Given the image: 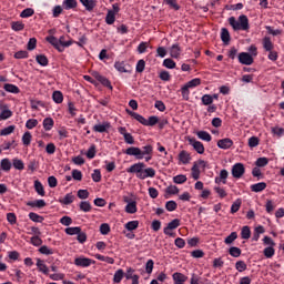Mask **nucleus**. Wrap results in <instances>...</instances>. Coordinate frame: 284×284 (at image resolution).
<instances>
[{
  "label": "nucleus",
  "instance_id": "nucleus-1",
  "mask_svg": "<svg viewBox=\"0 0 284 284\" xmlns=\"http://www.w3.org/2000/svg\"><path fill=\"white\" fill-rule=\"evenodd\" d=\"M229 24L234 32H247L250 30V19L245 14H241L237 19L235 17L229 18Z\"/></svg>",
  "mask_w": 284,
  "mask_h": 284
},
{
  "label": "nucleus",
  "instance_id": "nucleus-2",
  "mask_svg": "<svg viewBox=\"0 0 284 284\" xmlns=\"http://www.w3.org/2000/svg\"><path fill=\"white\" fill-rule=\"evenodd\" d=\"M45 41L53 45V48L58 50V52H64L65 48H70V45L74 43V41L72 40L65 41V36H61L59 39H57V37L54 36H48L45 38Z\"/></svg>",
  "mask_w": 284,
  "mask_h": 284
},
{
  "label": "nucleus",
  "instance_id": "nucleus-3",
  "mask_svg": "<svg viewBox=\"0 0 284 284\" xmlns=\"http://www.w3.org/2000/svg\"><path fill=\"white\" fill-rule=\"evenodd\" d=\"M130 115L133 119H135V121H138L139 123H141L142 125H145V126L154 128V125H156V123H159V116H156V115H151L149 118V120H146L143 115H141L136 112H131Z\"/></svg>",
  "mask_w": 284,
  "mask_h": 284
},
{
  "label": "nucleus",
  "instance_id": "nucleus-4",
  "mask_svg": "<svg viewBox=\"0 0 284 284\" xmlns=\"http://www.w3.org/2000/svg\"><path fill=\"white\" fill-rule=\"evenodd\" d=\"M178 227H181V220L174 219L168 223V225L163 230V233L166 236H171L172 239H174L176 236V233L172 232V230H176Z\"/></svg>",
  "mask_w": 284,
  "mask_h": 284
},
{
  "label": "nucleus",
  "instance_id": "nucleus-5",
  "mask_svg": "<svg viewBox=\"0 0 284 284\" xmlns=\"http://www.w3.org/2000/svg\"><path fill=\"white\" fill-rule=\"evenodd\" d=\"M144 169H145V163L138 162V163L131 165L129 169H126V172L129 174H135L136 179H141V175L143 173Z\"/></svg>",
  "mask_w": 284,
  "mask_h": 284
},
{
  "label": "nucleus",
  "instance_id": "nucleus-6",
  "mask_svg": "<svg viewBox=\"0 0 284 284\" xmlns=\"http://www.w3.org/2000/svg\"><path fill=\"white\" fill-rule=\"evenodd\" d=\"M91 74L93 79H95V81H99V83H101V85H103L104 88H108L109 90H113L112 82H110L108 78L101 75L99 71H93Z\"/></svg>",
  "mask_w": 284,
  "mask_h": 284
},
{
  "label": "nucleus",
  "instance_id": "nucleus-7",
  "mask_svg": "<svg viewBox=\"0 0 284 284\" xmlns=\"http://www.w3.org/2000/svg\"><path fill=\"white\" fill-rule=\"evenodd\" d=\"M94 263H97L94 260L85 256L74 258V265H77V267H90V265H94Z\"/></svg>",
  "mask_w": 284,
  "mask_h": 284
},
{
  "label": "nucleus",
  "instance_id": "nucleus-8",
  "mask_svg": "<svg viewBox=\"0 0 284 284\" xmlns=\"http://www.w3.org/2000/svg\"><path fill=\"white\" fill-rule=\"evenodd\" d=\"M232 176L233 179H241L245 174V165L243 163H235L232 166Z\"/></svg>",
  "mask_w": 284,
  "mask_h": 284
},
{
  "label": "nucleus",
  "instance_id": "nucleus-9",
  "mask_svg": "<svg viewBox=\"0 0 284 284\" xmlns=\"http://www.w3.org/2000/svg\"><path fill=\"white\" fill-rule=\"evenodd\" d=\"M237 59L239 63H241L242 65H252V63H254V58L247 52H241L237 55Z\"/></svg>",
  "mask_w": 284,
  "mask_h": 284
},
{
  "label": "nucleus",
  "instance_id": "nucleus-10",
  "mask_svg": "<svg viewBox=\"0 0 284 284\" xmlns=\"http://www.w3.org/2000/svg\"><path fill=\"white\" fill-rule=\"evenodd\" d=\"M190 145H192L193 150L197 152V154H204L205 153V146L203 145V142L196 141L194 138L189 139Z\"/></svg>",
  "mask_w": 284,
  "mask_h": 284
},
{
  "label": "nucleus",
  "instance_id": "nucleus-11",
  "mask_svg": "<svg viewBox=\"0 0 284 284\" xmlns=\"http://www.w3.org/2000/svg\"><path fill=\"white\" fill-rule=\"evenodd\" d=\"M124 203H128L125 206L126 214H136L138 207H136V201L130 200V197H124Z\"/></svg>",
  "mask_w": 284,
  "mask_h": 284
},
{
  "label": "nucleus",
  "instance_id": "nucleus-12",
  "mask_svg": "<svg viewBox=\"0 0 284 284\" xmlns=\"http://www.w3.org/2000/svg\"><path fill=\"white\" fill-rule=\"evenodd\" d=\"M156 176V170L152 168L142 169V175H140L141 181H145V179H154Z\"/></svg>",
  "mask_w": 284,
  "mask_h": 284
},
{
  "label": "nucleus",
  "instance_id": "nucleus-13",
  "mask_svg": "<svg viewBox=\"0 0 284 284\" xmlns=\"http://www.w3.org/2000/svg\"><path fill=\"white\" fill-rule=\"evenodd\" d=\"M128 156H135L138 161H141V149L139 146H130L124 151Z\"/></svg>",
  "mask_w": 284,
  "mask_h": 284
},
{
  "label": "nucleus",
  "instance_id": "nucleus-14",
  "mask_svg": "<svg viewBox=\"0 0 284 284\" xmlns=\"http://www.w3.org/2000/svg\"><path fill=\"white\" fill-rule=\"evenodd\" d=\"M232 145H234V141H232V139L230 138H224L217 141V148H220L221 150H230Z\"/></svg>",
  "mask_w": 284,
  "mask_h": 284
},
{
  "label": "nucleus",
  "instance_id": "nucleus-15",
  "mask_svg": "<svg viewBox=\"0 0 284 284\" xmlns=\"http://www.w3.org/2000/svg\"><path fill=\"white\" fill-rule=\"evenodd\" d=\"M110 128H112L110 122H103L102 124L93 125V132H99L100 134H103V132H108Z\"/></svg>",
  "mask_w": 284,
  "mask_h": 284
},
{
  "label": "nucleus",
  "instance_id": "nucleus-16",
  "mask_svg": "<svg viewBox=\"0 0 284 284\" xmlns=\"http://www.w3.org/2000/svg\"><path fill=\"white\" fill-rule=\"evenodd\" d=\"M10 116H12L10 109L6 104H0V118L2 121H7Z\"/></svg>",
  "mask_w": 284,
  "mask_h": 284
},
{
  "label": "nucleus",
  "instance_id": "nucleus-17",
  "mask_svg": "<svg viewBox=\"0 0 284 284\" xmlns=\"http://www.w3.org/2000/svg\"><path fill=\"white\" fill-rule=\"evenodd\" d=\"M179 161L183 165H187V163H190L192 161V156L190 155V153L187 151L183 150L179 153Z\"/></svg>",
  "mask_w": 284,
  "mask_h": 284
},
{
  "label": "nucleus",
  "instance_id": "nucleus-18",
  "mask_svg": "<svg viewBox=\"0 0 284 284\" xmlns=\"http://www.w3.org/2000/svg\"><path fill=\"white\" fill-rule=\"evenodd\" d=\"M153 152H154V146H152V144H146L142 146L141 160L145 159V156H152Z\"/></svg>",
  "mask_w": 284,
  "mask_h": 284
},
{
  "label": "nucleus",
  "instance_id": "nucleus-19",
  "mask_svg": "<svg viewBox=\"0 0 284 284\" xmlns=\"http://www.w3.org/2000/svg\"><path fill=\"white\" fill-rule=\"evenodd\" d=\"M262 45L266 52H272V50H274V42H272L270 37L263 38Z\"/></svg>",
  "mask_w": 284,
  "mask_h": 284
},
{
  "label": "nucleus",
  "instance_id": "nucleus-20",
  "mask_svg": "<svg viewBox=\"0 0 284 284\" xmlns=\"http://www.w3.org/2000/svg\"><path fill=\"white\" fill-rule=\"evenodd\" d=\"M170 57H172V59H179V57H181V47L179 43L172 44L170 48Z\"/></svg>",
  "mask_w": 284,
  "mask_h": 284
},
{
  "label": "nucleus",
  "instance_id": "nucleus-21",
  "mask_svg": "<svg viewBox=\"0 0 284 284\" xmlns=\"http://www.w3.org/2000/svg\"><path fill=\"white\" fill-rule=\"evenodd\" d=\"M79 6V2L77 0H63L62 8L63 10H74Z\"/></svg>",
  "mask_w": 284,
  "mask_h": 284
},
{
  "label": "nucleus",
  "instance_id": "nucleus-22",
  "mask_svg": "<svg viewBox=\"0 0 284 284\" xmlns=\"http://www.w3.org/2000/svg\"><path fill=\"white\" fill-rule=\"evenodd\" d=\"M227 176H230V173L227 170L223 169L220 172V176L215 178V183H223L225 185V183H227Z\"/></svg>",
  "mask_w": 284,
  "mask_h": 284
},
{
  "label": "nucleus",
  "instance_id": "nucleus-23",
  "mask_svg": "<svg viewBox=\"0 0 284 284\" xmlns=\"http://www.w3.org/2000/svg\"><path fill=\"white\" fill-rule=\"evenodd\" d=\"M36 265H37L39 272H42V274H45V276H48V274H50V268H48V265H45V263H43V260L38 258Z\"/></svg>",
  "mask_w": 284,
  "mask_h": 284
},
{
  "label": "nucleus",
  "instance_id": "nucleus-24",
  "mask_svg": "<svg viewBox=\"0 0 284 284\" xmlns=\"http://www.w3.org/2000/svg\"><path fill=\"white\" fill-rule=\"evenodd\" d=\"M27 205L29 207H38V210H42V207H45V200H36V201H29L27 202Z\"/></svg>",
  "mask_w": 284,
  "mask_h": 284
},
{
  "label": "nucleus",
  "instance_id": "nucleus-25",
  "mask_svg": "<svg viewBox=\"0 0 284 284\" xmlns=\"http://www.w3.org/2000/svg\"><path fill=\"white\" fill-rule=\"evenodd\" d=\"M172 278L174 281V284H183V283H185V281H187V276H185L183 273H179V272L174 273L172 275Z\"/></svg>",
  "mask_w": 284,
  "mask_h": 284
},
{
  "label": "nucleus",
  "instance_id": "nucleus-26",
  "mask_svg": "<svg viewBox=\"0 0 284 284\" xmlns=\"http://www.w3.org/2000/svg\"><path fill=\"white\" fill-rule=\"evenodd\" d=\"M221 40L223 41V43L225 45L230 44L231 37H230V31L227 30V28H222L221 29Z\"/></svg>",
  "mask_w": 284,
  "mask_h": 284
},
{
  "label": "nucleus",
  "instance_id": "nucleus-27",
  "mask_svg": "<svg viewBox=\"0 0 284 284\" xmlns=\"http://www.w3.org/2000/svg\"><path fill=\"white\" fill-rule=\"evenodd\" d=\"M42 125L45 132H50V130L54 128V120L52 118H45L42 122Z\"/></svg>",
  "mask_w": 284,
  "mask_h": 284
},
{
  "label": "nucleus",
  "instance_id": "nucleus-28",
  "mask_svg": "<svg viewBox=\"0 0 284 284\" xmlns=\"http://www.w3.org/2000/svg\"><path fill=\"white\" fill-rule=\"evenodd\" d=\"M0 166L3 172H10V170H12V162H10V159L4 158L1 160Z\"/></svg>",
  "mask_w": 284,
  "mask_h": 284
},
{
  "label": "nucleus",
  "instance_id": "nucleus-29",
  "mask_svg": "<svg viewBox=\"0 0 284 284\" xmlns=\"http://www.w3.org/2000/svg\"><path fill=\"white\" fill-rule=\"evenodd\" d=\"M124 276H125V272L123 271V268H119L118 271H115L113 275V283H116V284L121 283Z\"/></svg>",
  "mask_w": 284,
  "mask_h": 284
},
{
  "label": "nucleus",
  "instance_id": "nucleus-30",
  "mask_svg": "<svg viewBox=\"0 0 284 284\" xmlns=\"http://www.w3.org/2000/svg\"><path fill=\"white\" fill-rule=\"evenodd\" d=\"M3 90H6V92H10L11 94H19V92H21L19 87H17L14 84H10V83H6L3 85Z\"/></svg>",
  "mask_w": 284,
  "mask_h": 284
},
{
  "label": "nucleus",
  "instance_id": "nucleus-31",
  "mask_svg": "<svg viewBox=\"0 0 284 284\" xmlns=\"http://www.w3.org/2000/svg\"><path fill=\"white\" fill-rule=\"evenodd\" d=\"M34 190L37 194H39V196H45V189H43V184L41 183V181H34Z\"/></svg>",
  "mask_w": 284,
  "mask_h": 284
},
{
  "label": "nucleus",
  "instance_id": "nucleus-32",
  "mask_svg": "<svg viewBox=\"0 0 284 284\" xmlns=\"http://www.w3.org/2000/svg\"><path fill=\"white\" fill-rule=\"evenodd\" d=\"M59 203L62 205H70L74 203V195L72 193H68L63 199L59 200Z\"/></svg>",
  "mask_w": 284,
  "mask_h": 284
},
{
  "label": "nucleus",
  "instance_id": "nucleus-33",
  "mask_svg": "<svg viewBox=\"0 0 284 284\" xmlns=\"http://www.w3.org/2000/svg\"><path fill=\"white\" fill-rule=\"evenodd\" d=\"M114 21H116V14L112 12V10H108L106 17H105L106 26H113Z\"/></svg>",
  "mask_w": 284,
  "mask_h": 284
},
{
  "label": "nucleus",
  "instance_id": "nucleus-34",
  "mask_svg": "<svg viewBox=\"0 0 284 284\" xmlns=\"http://www.w3.org/2000/svg\"><path fill=\"white\" fill-rule=\"evenodd\" d=\"M265 187H267V183L258 182V183L251 185V191L252 192H263V190H265Z\"/></svg>",
  "mask_w": 284,
  "mask_h": 284
},
{
  "label": "nucleus",
  "instance_id": "nucleus-35",
  "mask_svg": "<svg viewBox=\"0 0 284 284\" xmlns=\"http://www.w3.org/2000/svg\"><path fill=\"white\" fill-rule=\"evenodd\" d=\"M196 136L197 139H201V141H206L207 143L212 141V135L207 131H199Z\"/></svg>",
  "mask_w": 284,
  "mask_h": 284
},
{
  "label": "nucleus",
  "instance_id": "nucleus-36",
  "mask_svg": "<svg viewBox=\"0 0 284 284\" xmlns=\"http://www.w3.org/2000/svg\"><path fill=\"white\" fill-rule=\"evenodd\" d=\"M36 61H37V63H39V65H42L43 68H45L48 65V63H50V61L48 60V57H45V54H38L36 57Z\"/></svg>",
  "mask_w": 284,
  "mask_h": 284
},
{
  "label": "nucleus",
  "instance_id": "nucleus-37",
  "mask_svg": "<svg viewBox=\"0 0 284 284\" xmlns=\"http://www.w3.org/2000/svg\"><path fill=\"white\" fill-rule=\"evenodd\" d=\"M65 234H68L69 236H74L80 234L81 232V226H71V227H67L64 230Z\"/></svg>",
  "mask_w": 284,
  "mask_h": 284
},
{
  "label": "nucleus",
  "instance_id": "nucleus-38",
  "mask_svg": "<svg viewBox=\"0 0 284 284\" xmlns=\"http://www.w3.org/2000/svg\"><path fill=\"white\" fill-rule=\"evenodd\" d=\"M191 172L194 181H199V179H201V170L199 169V164L194 163Z\"/></svg>",
  "mask_w": 284,
  "mask_h": 284
},
{
  "label": "nucleus",
  "instance_id": "nucleus-39",
  "mask_svg": "<svg viewBox=\"0 0 284 284\" xmlns=\"http://www.w3.org/2000/svg\"><path fill=\"white\" fill-rule=\"evenodd\" d=\"M239 239V233L232 232L229 236L225 237L224 243L225 245H232L235 240Z\"/></svg>",
  "mask_w": 284,
  "mask_h": 284
},
{
  "label": "nucleus",
  "instance_id": "nucleus-40",
  "mask_svg": "<svg viewBox=\"0 0 284 284\" xmlns=\"http://www.w3.org/2000/svg\"><path fill=\"white\" fill-rule=\"evenodd\" d=\"M263 254L265 258H272L276 254V250H274V246H268L264 248Z\"/></svg>",
  "mask_w": 284,
  "mask_h": 284
},
{
  "label": "nucleus",
  "instance_id": "nucleus-41",
  "mask_svg": "<svg viewBox=\"0 0 284 284\" xmlns=\"http://www.w3.org/2000/svg\"><path fill=\"white\" fill-rule=\"evenodd\" d=\"M82 6H84V8H85V10H88V12H92L94 10V8H97V1L87 0L84 3H82Z\"/></svg>",
  "mask_w": 284,
  "mask_h": 284
},
{
  "label": "nucleus",
  "instance_id": "nucleus-42",
  "mask_svg": "<svg viewBox=\"0 0 284 284\" xmlns=\"http://www.w3.org/2000/svg\"><path fill=\"white\" fill-rule=\"evenodd\" d=\"M82 6H84V8H85V10H88V12H92L94 10V8H97V1L87 0L84 3H82Z\"/></svg>",
  "mask_w": 284,
  "mask_h": 284
},
{
  "label": "nucleus",
  "instance_id": "nucleus-43",
  "mask_svg": "<svg viewBox=\"0 0 284 284\" xmlns=\"http://www.w3.org/2000/svg\"><path fill=\"white\" fill-rule=\"evenodd\" d=\"M52 100L54 103H63V93L61 91H54L52 93Z\"/></svg>",
  "mask_w": 284,
  "mask_h": 284
},
{
  "label": "nucleus",
  "instance_id": "nucleus-44",
  "mask_svg": "<svg viewBox=\"0 0 284 284\" xmlns=\"http://www.w3.org/2000/svg\"><path fill=\"white\" fill-rule=\"evenodd\" d=\"M29 219H30V221H33V223H43V221H44L43 216H41L34 212L29 213Z\"/></svg>",
  "mask_w": 284,
  "mask_h": 284
},
{
  "label": "nucleus",
  "instance_id": "nucleus-45",
  "mask_svg": "<svg viewBox=\"0 0 284 284\" xmlns=\"http://www.w3.org/2000/svg\"><path fill=\"white\" fill-rule=\"evenodd\" d=\"M22 143L26 146L32 143V133H30V131L24 132V134L22 135Z\"/></svg>",
  "mask_w": 284,
  "mask_h": 284
},
{
  "label": "nucleus",
  "instance_id": "nucleus-46",
  "mask_svg": "<svg viewBox=\"0 0 284 284\" xmlns=\"http://www.w3.org/2000/svg\"><path fill=\"white\" fill-rule=\"evenodd\" d=\"M187 181V176L180 174V175H175L173 178V183H175L176 185H183V183H185Z\"/></svg>",
  "mask_w": 284,
  "mask_h": 284
},
{
  "label": "nucleus",
  "instance_id": "nucleus-47",
  "mask_svg": "<svg viewBox=\"0 0 284 284\" xmlns=\"http://www.w3.org/2000/svg\"><path fill=\"white\" fill-rule=\"evenodd\" d=\"M265 210L267 214H272V212L276 210V203H274L272 200H266Z\"/></svg>",
  "mask_w": 284,
  "mask_h": 284
},
{
  "label": "nucleus",
  "instance_id": "nucleus-48",
  "mask_svg": "<svg viewBox=\"0 0 284 284\" xmlns=\"http://www.w3.org/2000/svg\"><path fill=\"white\" fill-rule=\"evenodd\" d=\"M129 232H134L139 227V221H130L124 225Z\"/></svg>",
  "mask_w": 284,
  "mask_h": 284
},
{
  "label": "nucleus",
  "instance_id": "nucleus-49",
  "mask_svg": "<svg viewBox=\"0 0 284 284\" xmlns=\"http://www.w3.org/2000/svg\"><path fill=\"white\" fill-rule=\"evenodd\" d=\"M242 203L243 202L241 201V199L235 200V202L231 205V214H236V212L241 210Z\"/></svg>",
  "mask_w": 284,
  "mask_h": 284
},
{
  "label": "nucleus",
  "instance_id": "nucleus-50",
  "mask_svg": "<svg viewBox=\"0 0 284 284\" xmlns=\"http://www.w3.org/2000/svg\"><path fill=\"white\" fill-rule=\"evenodd\" d=\"M23 28H26V24H23V22L21 21H16L11 23V29L14 32H21V30H23Z\"/></svg>",
  "mask_w": 284,
  "mask_h": 284
},
{
  "label": "nucleus",
  "instance_id": "nucleus-51",
  "mask_svg": "<svg viewBox=\"0 0 284 284\" xmlns=\"http://www.w3.org/2000/svg\"><path fill=\"white\" fill-rule=\"evenodd\" d=\"M164 68H168L169 70H174L176 68V62L174 60L166 58L163 60Z\"/></svg>",
  "mask_w": 284,
  "mask_h": 284
},
{
  "label": "nucleus",
  "instance_id": "nucleus-52",
  "mask_svg": "<svg viewBox=\"0 0 284 284\" xmlns=\"http://www.w3.org/2000/svg\"><path fill=\"white\" fill-rule=\"evenodd\" d=\"M241 253H242L241 248L236 246H232L229 250V254L233 256V258H239V256H241Z\"/></svg>",
  "mask_w": 284,
  "mask_h": 284
},
{
  "label": "nucleus",
  "instance_id": "nucleus-53",
  "mask_svg": "<svg viewBox=\"0 0 284 284\" xmlns=\"http://www.w3.org/2000/svg\"><path fill=\"white\" fill-rule=\"evenodd\" d=\"M182 99L184 101H190V87L184 84V87L181 88Z\"/></svg>",
  "mask_w": 284,
  "mask_h": 284
},
{
  "label": "nucleus",
  "instance_id": "nucleus-54",
  "mask_svg": "<svg viewBox=\"0 0 284 284\" xmlns=\"http://www.w3.org/2000/svg\"><path fill=\"white\" fill-rule=\"evenodd\" d=\"M114 68L115 70H118V72H122V73H128L130 72L128 69H125V62H115L114 63Z\"/></svg>",
  "mask_w": 284,
  "mask_h": 284
},
{
  "label": "nucleus",
  "instance_id": "nucleus-55",
  "mask_svg": "<svg viewBox=\"0 0 284 284\" xmlns=\"http://www.w3.org/2000/svg\"><path fill=\"white\" fill-rule=\"evenodd\" d=\"M241 236L245 241H247V239H250V236H252V231L250 230V226H243L242 227Z\"/></svg>",
  "mask_w": 284,
  "mask_h": 284
},
{
  "label": "nucleus",
  "instance_id": "nucleus-56",
  "mask_svg": "<svg viewBox=\"0 0 284 284\" xmlns=\"http://www.w3.org/2000/svg\"><path fill=\"white\" fill-rule=\"evenodd\" d=\"M40 254H44V256H51V254H54V250L48 247L47 245H42L39 248Z\"/></svg>",
  "mask_w": 284,
  "mask_h": 284
},
{
  "label": "nucleus",
  "instance_id": "nucleus-57",
  "mask_svg": "<svg viewBox=\"0 0 284 284\" xmlns=\"http://www.w3.org/2000/svg\"><path fill=\"white\" fill-rule=\"evenodd\" d=\"M12 165L16 170H24L26 169V164L20 159H13Z\"/></svg>",
  "mask_w": 284,
  "mask_h": 284
},
{
  "label": "nucleus",
  "instance_id": "nucleus-58",
  "mask_svg": "<svg viewBox=\"0 0 284 284\" xmlns=\"http://www.w3.org/2000/svg\"><path fill=\"white\" fill-rule=\"evenodd\" d=\"M80 210L81 212H91L92 211V204L88 201H82L80 203Z\"/></svg>",
  "mask_w": 284,
  "mask_h": 284
},
{
  "label": "nucleus",
  "instance_id": "nucleus-59",
  "mask_svg": "<svg viewBox=\"0 0 284 284\" xmlns=\"http://www.w3.org/2000/svg\"><path fill=\"white\" fill-rule=\"evenodd\" d=\"M200 84H201V79L200 78H194V79L190 80L185 85L189 89H192V88H199Z\"/></svg>",
  "mask_w": 284,
  "mask_h": 284
},
{
  "label": "nucleus",
  "instance_id": "nucleus-60",
  "mask_svg": "<svg viewBox=\"0 0 284 284\" xmlns=\"http://www.w3.org/2000/svg\"><path fill=\"white\" fill-rule=\"evenodd\" d=\"M34 14V9L32 8H27L24 9L21 13H20V17L22 19H28L30 17H32Z\"/></svg>",
  "mask_w": 284,
  "mask_h": 284
},
{
  "label": "nucleus",
  "instance_id": "nucleus-61",
  "mask_svg": "<svg viewBox=\"0 0 284 284\" xmlns=\"http://www.w3.org/2000/svg\"><path fill=\"white\" fill-rule=\"evenodd\" d=\"M235 270H237V272H245V270H247V264L245 261L240 260L235 263Z\"/></svg>",
  "mask_w": 284,
  "mask_h": 284
},
{
  "label": "nucleus",
  "instance_id": "nucleus-62",
  "mask_svg": "<svg viewBox=\"0 0 284 284\" xmlns=\"http://www.w3.org/2000/svg\"><path fill=\"white\" fill-rule=\"evenodd\" d=\"M176 207H179V204H176V202L174 201H168L165 203V210H168V212H174V210H176Z\"/></svg>",
  "mask_w": 284,
  "mask_h": 284
},
{
  "label": "nucleus",
  "instance_id": "nucleus-63",
  "mask_svg": "<svg viewBox=\"0 0 284 284\" xmlns=\"http://www.w3.org/2000/svg\"><path fill=\"white\" fill-rule=\"evenodd\" d=\"M13 57H14V59H28L30 57V54L26 50H20L18 52H16Z\"/></svg>",
  "mask_w": 284,
  "mask_h": 284
},
{
  "label": "nucleus",
  "instance_id": "nucleus-64",
  "mask_svg": "<svg viewBox=\"0 0 284 284\" xmlns=\"http://www.w3.org/2000/svg\"><path fill=\"white\" fill-rule=\"evenodd\" d=\"M201 101L204 105H212L213 101H212V95L211 94H204L201 98Z\"/></svg>",
  "mask_w": 284,
  "mask_h": 284
}]
</instances>
